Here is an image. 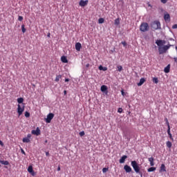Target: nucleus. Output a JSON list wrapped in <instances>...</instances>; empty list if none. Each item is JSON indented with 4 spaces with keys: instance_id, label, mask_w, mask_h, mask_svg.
Masks as SVG:
<instances>
[{
    "instance_id": "obj_52",
    "label": "nucleus",
    "mask_w": 177,
    "mask_h": 177,
    "mask_svg": "<svg viewBox=\"0 0 177 177\" xmlns=\"http://www.w3.org/2000/svg\"><path fill=\"white\" fill-rule=\"evenodd\" d=\"M60 167H58V168H57V171H60Z\"/></svg>"
},
{
    "instance_id": "obj_15",
    "label": "nucleus",
    "mask_w": 177,
    "mask_h": 177,
    "mask_svg": "<svg viewBox=\"0 0 177 177\" xmlns=\"http://www.w3.org/2000/svg\"><path fill=\"white\" fill-rule=\"evenodd\" d=\"M164 20L165 21H171V16L169 15V14H165L164 15Z\"/></svg>"
},
{
    "instance_id": "obj_37",
    "label": "nucleus",
    "mask_w": 177,
    "mask_h": 177,
    "mask_svg": "<svg viewBox=\"0 0 177 177\" xmlns=\"http://www.w3.org/2000/svg\"><path fill=\"white\" fill-rule=\"evenodd\" d=\"M80 136L82 137L85 135V131H81L79 133Z\"/></svg>"
},
{
    "instance_id": "obj_32",
    "label": "nucleus",
    "mask_w": 177,
    "mask_h": 177,
    "mask_svg": "<svg viewBox=\"0 0 177 177\" xmlns=\"http://www.w3.org/2000/svg\"><path fill=\"white\" fill-rule=\"evenodd\" d=\"M168 135L170 140H172V142H174V138L172 137V133H170Z\"/></svg>"
},
{
    "instance_id": "obj_1",
    "label": "nucleus",
    "mask_w": 177,
    "mask_h": 177,
    "mask_svg": "<svg viewBox=\"0 0 177 177\" xmlns=\"http://www.w3.org/2000/svg\"><path fill=\"white\" fill-rule=\"evenodd\" d=\"M151 28L154 30H161V23L160 21L156 20L151 23Z\"/></svg>"
},
{
    "instance_id": "obj_25",
    "label": "nucleus",
    "mask_w": 177,
    "mask_h": 177,
    "mask_svg": "<svg viewBox=\"0 0 177 177\" xmlns=\"http://www.w3.org/2000/svg\"><path fill=\"white\" fill-rule=\"evenodd\" d=\"M22 142L24 143H30V142H31V140H30L28 138H24L22 140Z\"/></svg>"
},
{
    "instance_id": "obj_45",
    "label": "nucleus",
    "mask_w": 177,
    "mask_h": 177,
    "mask_svg": "<svg viewBox=\"0 0 177 177\" xmlns=\"http://www.w3.org/2000/svg\"><path fill=\"white\" fill-rule=\"evenodd\" d=\"M172 28H173V29L177 28V24L173 25V26H172Z\"/></svg>"
},
{
    "instance_id": "obj_31",
    "label": "nucleus",
    "mask_w": 177,
    "mask_h": 177,
    "mask_svg": "<svg viewBox=\"0 0 177 177\" xmlns=\"http://www.w3.org/2000/svg\"><path fill=\"white\" fill-rule=\"evenodd\" d=\"M21 30L22 32L24 34V32L26 31L24 24L21 25Z\"/></svg>"
},
{
    "instance_id": "obj_53",
    "label": "nucleus",
    "mask_w": 177,
    "mask_h": 177,
    "mask_svg": "<svg viewBox=\"0 0 177 177\" xmlns=\"http://www.w3.org/2000/svg\"><path fill=\"white\" fill-rule=\"evenodd\" d=\"M44 143H48V140H46L44 141Z\"/></svg>"
},
{
    "instance_id": "obj_43",
    "label": "nucleus",
    "mask_w": 177,
    "mask_h": 177,
    "mask_svg": "<svg viewBox=\"0 0 177 177\" xmlns=\"http://www.w3.org/2000/svg\"><path fill=\"white\" fill-rule=\"evenodd\" d=\"M122 45H123V46H127V42L122 41Z\"/></svg>"
},
{
    "instance_id": "obj_44",
    "label": "nucleus",
    "mask_w": 177,
    "mask_h": 177,
    "mask_svg": "<svg viewBox=\"0 0 177 177\" xmlns=\"http://www.w3.org/2000/svg\"><path fill=\"white\" fill-rule=\"evenodd\" d=\"M121 93L122 96H125V92H124V90L121 91Z\"/></svg>"
},
{
    "instance_id": "obj_7",
    "label": "nucleus",
    "mask_w": 177,
    "mask_h": 177,
    "mask_svg": "<svg viewBox=\"0 0 177 177\" xmlns=\"http://www.w3.org/2000/svg\"><path fill=\"white\" fill-rule=\"evenodd\" d=\"M31 133L32 135H36L37 136H39V135H41V130L39 129V127H37L36 130H32Z\"/></svg>"
},
{
    "instance_id": "obj_56",
    "label": "nucleus",
    "mask_w": 177,
    "mask_h": 177,
    "mask_svg": "<svg viewBox=\"0 0 177 177\" xmlns=\"http://www.w3.org/2000/svg\"><path fill=\"white\" fill-rule=\"evenodd\" d=\"M149 6H151V5H149Z\"/></svg>"
},
{
    "instance_id": "obj_5",
    "label": "nucleus",
    "mask_w": 177,
    "mask_h": 177,
    "mask_svg": "<svg viewBox=\"0 0 177 177\" xmlns=\"http://www.w3.org/2000/svg\"><path fill=\"white\" fill-rule=\"evenodd\" d=\"M165 40L157 39L155 44L158 46V48H161L162 46H164V45H165Z\"/></svg>"
},
{
    "instance_id": "obj_13",
    "label": "nucleus",
    "mask_w": 177,
    "mask_h": 177,
    "mask_svg": "<svg viewBox=\"0 0 177 177\" xmlns=\"http://www.w3.org/2000/svg\"><path fill=\"white\" fill-rule=\"evenodd\" d=\"M81 48H82V45L81 44V43L77 42L75 44V49L76 50H77V52H80V50H81Z\"/></svg>"
},
{
    "instance_id": "obj_17",
    "label": "nucleus",
    "mask_w": 177,
    "mask_h": 177,
    "mask_svg": "<svg viewBox=\"0 0 177 177\" xmlns=\"http://www.w3.org/2000/svg\"><path fill=\"white\" fill-rule=\"evenodd\" d=\"M148 160L150 162L151 167H154V158H153V157L149 158Z\"/></svg>"
},
{
    "instance_id": "obj_35",
    "label": "nucleus",
    "mask_w": 177,
    "mask_h": 177,
    "mask_svg": "<svg viewBox=\"0 0 177 177\" xmlns=\"http://www.w3.org/2000/svg\"><path fill=\"white\" fill-rule=\"evenodd\" d=\"M165 122H166V124L167 125V127H170V126H169V122L168 121V118H166L165 119Z\"/></svg>"
},
{
    "instance_id": "obj_55",
    "label": "nucleus",
    "mask_w": 177,
    "mask_h": 177,
    "mask_svg": "<svg viewBox=\"0 0 177 177\" xmlns=\"http://www.w3.org/2000/svg\"><path fill=\"white\" fill-rule=\"evenodd\" d=\"M86 67H89V64H88L86 65Z\"/></svg>"
},
{
    "instance_id": "obj_28",
    "label": "nucleus",
    "mask_w": 177,
    "mask_h": 177,
    "mask_svg": "<svg viewBox=\"0 0 177 177\" xmlns=\"http://www.w3.org/2000/svg\"><path fill=\"white\" fill-rule=\"evenodd\" d=\"M98 23H99V24H103V23H104V19H103V18H100V19H98Z\"/></svg>"
},
{
    "instance_id": "obj_49",
    "label": "nucleus",
    "mask_w": 177,
    "mask_h": 177,
    "mask_svg": "<svg viewBox=\"0 0 177 177\" xmlns=\"http://www.w3.org/2000/svg\"><path fill=\"white\" fill-rule=\"evenodd\" d=\"M70 81V79H65V82H68Z\"/></svg>"
},
{
    "instance_id": "obj_48",
    "label": "nucleus",
    "mask_w": 177,
    "mask_h": 177,
    "mask_svg": "<svg viewBox=\"0 0 177 177\" xmlns=\"http://www.w3.org/2000/svg\"><path fill=\"white\" fill-rule=\"evenodd\" d=\"M174 60L175 63H177V57H174Z\"/></svg>"
},
{
    "instance_id": "obj_34",
    "label": "nucleus",
    "mask_w": 177,
    "mask_h": 177,
    "mask_svg": "<svg viewBox=\"0 0 177 177\" xmlns=\"http://www.w3.org/2000/svg\"><path fill=\"white\" fill-rule=\"evenodd\" d=\"M25 117H26V118H28L30 117V113L28 111L25 112Z\"/></svg>"
},
{
    "instance_id": "obj_51",
    "label": "nucleus",
    "mask_w": 177,
    "mask_h": 177,
    "mask_svg": "<svg viewBox=\"0 0 177 177\" xmlns=\"http://www.w3.org/2000/svg\"><path fill=\"white\" fill-rule=\"evenodd\" d=\"M46 156H49V152H46Z\"/></svg>"
},
{
    "instance_id": "obj_40",
    "label": "nucleus",
    "mask_w": 177,
    "mask_h": 177,
    "mask_svg": "<svg viewBox=\"0 0 177 177\" xmlns=\"http://www.w3.org/2000/svg\"><path fill=\"white\" fill-rule=\"evenodd\" d=\"M122 111H123L122 108H119V109H118V113H122Z\"/></svg>"
},
{
    "instance_id": "obj_50",
    "label": "nucleus",
    "mask_w": 177,
    "mask_h": 177,
    "mask_svg": "<svg viewBox=\"0 0 177 177\" xmlns=\"http://www.w3.org/2000/svg\"><path fill=\"white\" fill-rule=\"evenodd\" d=\"M64 95H67V91H64Z\"/></svg>"
},
{
    "instance_id": "obj_8",
    "label": "nucleus",
    "mask_w": 177,
    "mask_h": 177,
    "mask_svg": "<svg viewBox=\"0 0 177 177\" xmlns=\"http://www.w3.org/2000/svg\"><path fill=\"white\" fill-rule=\"evenodd\" d=\"M23 111H24V106L21 108L20 104H18V108H17V113L19 115H21L23 114Z\"/></svg>"
},
{
    "instance_id": "obj_3",
    "label": "nucleus",
    "mask_w": 177,
    "mask_h": 177,
    "mask_svg": "<svg viewBox=\"0 0 177 177\" xmlns=\"http://www.w3.org/2000/svg\"><path fill=\"white\" fill-rule=\"evenodd\" d=\"M171 48V44L163 46L162 47H158L159 55H162L163 53H167V50Z\"/></svg>"
},
{
    "instance_id": "obj_27",
    "label": "nucleus",
    "mask_w": 177,
    "mask_h": 177,
    "mask_svg": "<svg viewBox=\"0 0 177 177\" xmlns=\"http://www.w3.org/2000/svg\"><path fill=\"white\" fill-rule=\"evenodd\" d=\"M24 102V99L23 97H19L17 99V102L20 104Z\"/></svg>"
},
{
    "instance_id": "obj_18",
    "label": "nucleus",
    "mask_w": 177,
    "mask_h": 177,
    "mask_svg": "<svg viewBox=\"0 0 177 177\" xmlns=\"http://www.w3.org/2000/svg\"><path fill=\"white\" fill-rule=\"evenodd\" d=\"M61 62H62V63H68V60H67V57L66 56H62L61 57Z\"/></svg>"
},
{
    "instance_id": "obj_24",
    "label": "nucleus",
    "mask_w": 177,
    "mask_h": 177,
    "mask_svg": "<svg viewBox=\"0 0 177 177\" xmlns=\"http://www.w3.org/2000/svg\"><path fill=\"white\" fill-rule=\"evenodd\" d=\"M156 169H157V168L154 167H151L150 168H149L147 169L148 172H154V171H156Z\"/></svg>"
},
{
    "instance_id": "obj_14",
    "label": "nucleus",
    "mask_w": 177,
    "mask_h": 177,
    "mask_svg": "<svg viewBox=\"0 0 177 177\" xmlns=\"http://www.w3.org/2000/svg\"><path fill=\"white\" fill-rule=\"evenodd\" d=\"M159 172H167V167L165 164H162Z\"/></svg>"
},
{
    "instance_id": "obj_16",
    "label": "nucleus",
    "mask_w": 177,
    "mask_h": 177,
    "mask_svg": "<svg viewBox=\"0 0 177 177\" xmlns=\"http://www.w3.org/2000/svg\"><path fill=\"white\" fill-rule=\"evenodd\" d=\"M145 82H146V80L145 79V77L141 78L139 83H138V86H142V85L144 84Z\"/></svg>"
},
{
    "instance_id": "obj_33",
    "label": "nucleus",
    "mask_w": 177,
    "mask_h": 177,
    "mask_svg": "<svg viewBox=\"0 0 177 177\" xmlns=\"http://www.w3.org/2000/svg\"><path fill=\"white\" fill-rule=\"evenodd\" d=\"M107 171H109V168H107V167H104V168L102 169V172H103L104 174H105V172H107Z\"/></svg>"
},
{
    "instance_id": "obj_4",
    "label": "nucleus",
    "mask_w": 177,
    "mask_h": 177,
    "mask_svg": "<svg viewBox=\"0 0 177 177\" xmlns=\"http://www.w3.org/2000/svg\"><path fill=\"white\" fill-rule=\"evenodd\" d=\"M131 165L133 167V169L136 174H139V172H140V167H139V165H138V162H136V160L131 161Z\"/></svg>"
},
{
    "instance_id": "obj_6",
    "label": "nucleus",
    "mask_w": 177,
    "mask_h": 177,
    "mask_svg": "<svg viewBox=\"0 0 177 177\" xmlns=\"http://www.w3.org/2000/svg\"><path fill=\"white\" fill-rule=\"evenodd\" d=\"M53 117H55V114L50 113L47 115V118L46 119V122H47V124L50 123V121H52V120H53Z\"/></svg>"
},
{
    "instance_id": "obj_23",
    "label": "nucleus",
    "mask_w": 177,
    "mask_h": 177,
    "mask_svg": "<svg viewBox=\"0 0 177 177\" xmlns=\"http://www.w3.org/2000/svg\"><path fill=\"white\" fill-rule=\"evenodd\" d=\"M0 162L3 165H9V161H8V160H0Z\"/></svg>"
},
{
    "instance_id": "obj_39",
    "label": "nucleus",
    "mask_w": 177,
    "mask_h": 177,
    "mask_svg": "<svg viewBox=\"0 0 177 177\" xmlns=\"http://www.w3.org/2000/svg\"><path fill=\"white\" fill-rule=\"evenodd\" d=\"M162 3H167L168 0H160Z\"/></svg>"
},
{
    "instance_id": "obj_11",
    "label": "nucleus",
    "mask_w": 177,
    "mask_h": 177,
    "mask_svg": "<svg viewBox=\"0 0 177 177\" xmlns=\"http://www.w3.org/2000/svg\"><path fill=\"white\" fill-rule=\"evenodd\" d=\"M80 6L84 7L88 5V0L84 1L81 0L79 3Z\"/></svg>"
},
{
    "instance_id": "obj_30",
    "label": "nucleus",
    "mask_w": 177,
    "mask_h": 177,
    "mask_svg": "<svg viewBox=\"0 0 177 177\" xmlns=\"http://www.w3.org/2000/svg\"><path fill=\"white\" fill-rule=\"evenodd\" d=\"M152 81H153V82L154 84H157V83L158 82V78H157V77H153V78L152 79Z\"/></svg>"
},
{
    "instance_id": "obj_26",
    "label": "nucleus",
    "mask_w": 177,
    "mask_h": 177,
    "mask_svg": "<svg viewBox=\"0 0 177 177\" xmlns=\"http://www.w3.org/2000/svg\"><path fill=\"white\" fill-rule=\"evenodd\" d=\"M61 78H62V75H57L55 77V82H59V81H60Z\"/></svg>"
},
{
    "instance_id": "obj_10",
    "label": "nucleus",
    "mask_w": 177,
    "mask_h": 177,
    "mask_svg": "<svg viewBox=\"0 0 177 177\" xmlns=\"http://www.w3.org/2000/svg\"><path fill=\"white\" fill-rule=\"evenodd\" d=\"M28 172L32 176H35V172H34V169H32V166L30 165L28 168Z\"/></svg>"
},
{
    "instance_id": "obj_21",
    "label": "nucleus",
    "mask_w": 177,
    "mask_h": 177,
    "mask_svg": "<svg viewBox=\"0 0 177 177\" xmlns=\"http://www.w3.org/2000/svg\"><path fill=\"white\" fill-rule=\"evenodd\" d=\"M98 68L102 71H107V67H103L102 65H100Z\"/></svg>"
},
{
    "instance_id": "obj_41",
    "label": "nucleus",
    "mask_w": 177,
    "mask_h": 177,
    "mask_svg": "<svg viewBox=\"0 0 177 177\" xmlns=\"http://www.w3.org/2000/svg\"><path fill=\"white\" fill-rule=\"evenodd\" d=\"M167 128H168V129H167V133H168V135H169V133H171V127H168Z\"/></svg>"
},
{
    "instance_id": "obj_22",
    "label": "nucleus",
    "mask_w": 177,
    "mask_h": 177,
    "mask_svg": "<svg viewBox=\"0 0 177 177\" xmlns=\"http://www.w3.org/2000/svg\"><path fill=\"white\" fill-rule=\"evenodd\" d=\"M166 146L167 147H168V149H171V147H172V142H171L170 141H167L166 142Z\"/></svg>"
},
{
    "instance_id": "obj_12",
    "label": "nucleus",
    "mask_w": 177,
    "mask_h": 177,
    "mask_svg": "<svg viewBox=\"0 0 177 177\" xmlns=\"http://www.w3.org/2000/svg\"><path fill=\"white\" fill-rule=\"evenodd\" d=\"M127 158H128V156L127 155L122 156V158L120 159L119 162L120 164H124V162H125V160H127Z\"/></svg>"
},
{
    "instance_id": "obj_42",
    "label": "nucleus",
    "mask_w": 177,
    "mask_h": 177,
    "mask_svg": "<svg viewBox=\"0 0 177 177\" xmlns=\"http://www.w3.org/2000/svg\"><path fill=\"white\" fill-rule=\"evenodd\" d=\"M26 138H28L29 140L31 139V134H30V133L28 134Z\"/></svg>"
},
{
    "instance_id": "obj_19",
    "label": "nucleus",
    "mask_w": 177,
    "mask_h": 177,
    "mask_svg": "<svg viewBox=\"0 0 177 177\" xmlns=\"http://www.w3.org/2000/svg\"><path fill=\"white\" fill-rule=\"evenodd\" d=\"M106 91H107V86H106V85H102V86H101V91H102V92H106Z\"/></svg>"
},
{
    "instance_id": "obj_54",
    "label": "nucleus",
    "mask_w": 177,
    "mask_h": 177,
    "mask_svg": "<svg viewBox=\"0 0 177 177\" xmlns=\"http://www.w3.org/2000/svg\"><path fill=\"white\" fill-rule=\"evenodd\" d=\"M48 37H50V33H48Z\"/></svg>"
},
{
    "instance_id": "obj_36",
    "label": "nucleus",
    "mask_w": 177,
    "mask_h": 177,
    "mask_svg": "<svg viewBox=\"0 0 177 177\" xmlns=\"http://www.w3.org/2000/svg\"><path fill=\"white\" fill-rule=\"evenodd\" d=\"M118 71H120V72L122 71V66H118Z\"/></svg>"
},
{
    "instance_id": "obj_9",
    "label": "nucleus",
    "mask_w": 177,
    "mask_h": 177,
    "mask_svg": "<svg viewBox=\"0 0 177 177\" xmlns=\"http://www.w3.org/2000/svg\"><path fill=\"white\" fill-rule=\"evenodd\" d=\"M124 169L127 173L132 172V168L131 167V166H129L128 165H125L124 166Z\"/></svg>"
},
{
    "instance_id": "obj_20",
    "label": "nucleus",
    "mask_w": 177,
    "mask_h": 177,
    "mask_svg": "<svg viewBox=\"0 0 177 177\" xmlns=\"http://www.w3.org/2000/svg\"><path fill=\"white\" fill-rule=\"evenodd\" d=\"M170 68H171V66H170L169 65H168L167 66H166V67L165 68V69H164L165 73H169Z\"/></svg>"
},
{
    "instance_id": "obj_46",
    "label": "nucleus",
    "mask_w": 177,
    "mask_h": 177,
    "mask_svg": "<svg viewBox=\"0 0 177 177\" xmlns=\"http://www.w3.org/2000/svg\"><path fill=\"white\" fill-rule=\"evenodd\" d=\"M21 151L22 154H24L26 156V151H24V149H21Z\"/></svg>"
},
{
    "instance_id": "obj_29",
    "label": "nucleus",
    "mask_w": 177,
    "mask_h": 177,
    "mask_svg": "<svg viewBox=\"0 0 177 177\" xmlns=\"http://www.w3.org/2000/svg\"><path fill=\"white\" fill-rule=\"evenodd\" d=\"M115 26L120 25V18H117L116 19H115Z\"/></svg>"
},
{
    "instance_id": "obj_2",
    "label": "nucleus",
    "mask_w": 177,
    "mask_h": 177,
    "mask_svg": "<svg viewBox=\"0 0 177 177\" xmlns=\"http://www.w3.org/2000/svg\"><path fill=\"white\" fill-rule=\"evenodd\" d=\"M150 30V26H149V24L147 22H142L140 26V31L141 32H147V31H149Z\"/></svg>"
},
{
    "instance_id": "obj_38",
    "label": "nucleus",
    "mask_w": 177,
    "mask_h": 177,
    "mask_svg": "<svg viewBox=\"0 0 177 177\" xmlns=\"http://www.w3.org/2000/svg\"><path fill=\"white\" fill-rule=\"evenodd\" d=\"M18 20H19V21H23V17L19 16L18 17Z\"/></svg>"
},
{
    "instance_id": "obj_47",
    "label": "nucleus",
    "mask_w": 177,
    "mask_h": 177,
    "mask_svg": "<svg viewBox=\"0 0 177 177\" xmlns=\"http://www.w3.org/2000/svg\"><path fill=\"white\" fill-rule=\"evenodd\" d=\"M0 145L3 146V142L0 140Z\"/></svg>"
}]
</instances>
